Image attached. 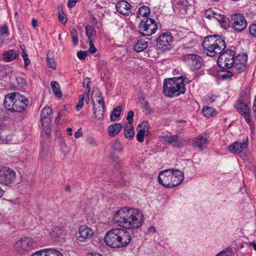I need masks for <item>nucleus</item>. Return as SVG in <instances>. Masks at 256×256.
<instances>
[{
	"mask_svg": "<svg viewBox=\"0 0 256 256\" xmlns=\"http://www.w3.org/2000/svg\"><path fill=\"white\" fill-rule=\"evenodd\" d=\"M113 220L116 224L125 228L136 229L142 226L144 218L140 210L124 206L115 212Z\"/></svg>",
	"mask_w": 256,
	"mask_h": 256,
	"instance_id": "f257e3e1",
	"label": "nucleus"
},
{
	"mask_svg": "<svg viewBox=\"0 0 256 256\" xmlns=\"http://www.w3.org/2000/svg\"><path fill=\"white\" fill-rule=\"evenodd\" d=\"M104 240L108 246L118 248L126 246L130 242L132 236L125 229L113 228L106 233Z\"/></svg>",
	"mask_w": 256,
	"mask_h": 256,
	"instance_id": "f03ea898",
	"label": "nucleus"
},
{
	"mask_svg": "<svg viewBox=\"0 0 256 256\" xmlns=\"http://www.w3.org/2000/svg\"><path fill=\"white\" fill-rule=\"evenodd\" d=\"M190 82V80H188L186 76L165 80L163 84V92L168 97L178 96L186 92L184 82L188 83Z\"/></svg>",
	"mask_w": 256,
	"mask_h": 256,
	"instance_id": "7ed1b4c3",
	"label": "nucleus"
},
{
	"mask_svg": "<svg viewBox=\"0 0 256 256\" xmlns=\"http://www.w3.org/2000/svg\"><path fill=\"white\" fill-rule=\"evenodd\" d=\"M184 179V172L176 168L161 171L158 176L159 184L168 188H173L180 185Z\"/></svg>",
	"mask_w": 256,
	"mask_h": 256,
	"instance_id": "20e7f679",
	"label": "nucleus"
},
{
	"mask_svg": "<svg viewBox=\"0 0 256 256\" xmlns=\"http://www.w3.org/2000/svg\"><path fill=\"white\" fill-rule=\"evenodd\" d=\"M202 46L205 54L209 56H214L221 53L226 47L224 40L218 35L206 36Z\"/></svg>",
	"mask_w": 256,
	"mask_h": 256,
	"instance_id": "39448f33",
	"label": "nucleus"
},
{
	"mask_svg": "<svg viewBox=\"0 0 256 256\" xmlns=\"http://www.w3.org/2000/svg\"><path fill=\"white\" fill-rule=\"evenodd\" d=\"M28 104V99L18 92L7 94L4 100L5 108L11 112H22Z\"/></svg>",
	"mask_w": 256,
	"mask_h": 256,
	"instance_id": "423d86ee",
	"label": "nucleus"
},
{
	"mask_svg": "<svg viewBox=\"0 0 256 256\" xmlns=\"http://www.w3.org/2000/svg\"><path fill=\"white\" fill-rule=\"evenodd\" d=\"M158 27L157 22L154 19L144 18L138 24V32L142 36H150L156 32Z\"/></svg>",
	"mask_w": 256,
	"mask_h": 256,
	"instance_id": "0eeeda50",
	"label": "nucleus"
},
{
	"mask_svg": "<svg viewBox=\"0 0 256 256\" xmlns=\"http://www.w3.org/2000/svg\"><path fill=\"white\" fill-rule=\"evenodd\" d=\"M235 48L232 46L220 54L218 60V66L222 68H230L234 63Z\"/></svg>",
	"mask_w": 256,
	"mask_h": 256,
	"instance_id": "6e6552de",
	"label": "nucleus"
},
{
	"mask_svg": "<svg viewBox=\"0 0 256 256\" xmlns=\"http://www.w3.org/2000/svg\"><path fill=\"white\" fill-rule=\"evenodd\" d=\"M52 118V108L50 106L44 108L40 112V120L42 124V132L46 136L50 133V124Z\"/></svg>",
	"mask_w": 256,
	"mask_h": 256,
	"instance_id": "1a4fd4ad",
	"label": "nucleus"
},
{
	"mask_svg": "<svg viewBox=\"0 0 256 256\" xmlns=\"http://www.w3.org/2000/svg\"><path fill=\"white\" fill-rule=\"evenodd\" d=\"M35 240L30 237H24L16 242L15 248L22 254H25L36 248Z\"/></svg>",
	"mask_w": 256,
	"mask_h": 256,
	"instance_id": "9d476101",
	"label": "nucleus"
},
{
	"mask_svg": "<svg viewBox=\"0 0 256 256\" xmlns=\"http://www.w3.org/2000/svg\"><path fill=\"white\" fill-rule=\"evenodd\" d=\"M232 28L235 31L241 32L244 30L248 26L247 20L241 14H234L230 16Z\"/></svg>",
	"mask_w": 256,
	"mask_h": 256,
	"instance_id": "9b49d317",
	"label": "nucleus"
},
{
	"mask_svg": "<svg viewBox=\"0 0 256 256\" xmlns=\"http://www.w3.org/2000/svg\"><path fill=\"white\" fill-rule=\"evenodd\" d=\"M16 176V173L12 169L7 166L0 168V183L9 186L14 182Z\"/></svg>",
	"mask_w": 256,
	"mask_h": 256,
	"instance_id": "f8f14e48",
	"label": "nucleus"
},
{
	"mask_svg": "<svg viewBox=\"0 0 256 256\" xmlns=\"http://www.w3.org/2000/svg\"><path fill=\"white\" fill-rule=\"evenodd\" d=\"M182 60L192 70L199 69L202 65V59L196 54V50L192 54H184L182 56Z\"/></svg>",
	"mask_w": 256,
	"mask_h": 256,
	"instance_id": "ddd939ff",
	"label": "nucleus"
},
{
	"mask_svg": "<svg viewBox=\"0 0 256 256\" xmlns=\"http://www.w3.org/2000/svg\"><path fill=\"white\" fill-rule=\"evenodd\" d=\"M235 107L238 111L244 118L248 125L251 126L252 124V121L251 120L250 109L248 106L241 100H238L235 105Z\"/></svg>",
	"mask_w": 256,
	"mask_h": 256,
	"instance_id": "4468645a",
	"label": "nucleus"
},
{
	"mask_svg": "<svg viewBox=\"0 0 256 256\" xmlns=\"http://www.w3.org/2000/svg\"><path fill=\"white\" fill-rule=\"evenodd\" d=\"M172 36L170 32L162 33L157 39L156 46L158 49L166 50L169 48L172 42Z\"/></svg>",
	"mask_w": 256,
	"mask_h": 256,
	"instance_id": "2eb2a0df",
	"label": "nucleus"
},
{
	"mask_svg": "<svg viewBox=\"0 0 256 256\" xmlns=\"http://www.w3.org/2000/svg\"><path fill=\"white\" fill-rule=\"evenodd\" d=\"M208 144V136L203 133L196 137L194 140L193 145L198 148L200 150H202L206 148Z\"/></svg>",
	"mask_w": 256,
	"mask_h": 256,
	"instance_id": "dca6fc26",
	"label": "nucleus"
},
{
	"mask_svg": "<svg viewBox=\"0 0 256 256\" xmlns=\"http://www.w3.org/2000/svg\"><path fill=\"white\" fill-rule=\"evenodd\" d=\"M78 240L80 242H86L92 238L94 232L87 226H81L79 228Z\"/></svg>",
	"mask_w": 256,
	"mask_h": 256,
	"instance_id": "f3484780",
	"label": "nucleus"
},
{
	"mask_svg": "<svg viewBox=\"0 0 256 256\" xmlns=\"http://www.w3.org/2000/svg\"><path fill=\"white\" fill-rule=\"evenodd\" d=\"M248 147L247 141L243 140L242 142H235L228 147L230 152L234 154H238L246 149Z\"/></svg>",
	"mask_w": 256,
	"mask_h": 256,
	"instance_id": "a211bd4d",
	"label": "nucleus"
},
{
	"mask_svg": "<svg viewBox=\"0 0 256 256\" xmlns=\"http://www.w3.org/2000/svg\"><path fill=\"white\" fill-rule=\"evenodd\" d=\"M116 8L119 13L124 16H128L132 12V7L126 1L121 0L116 3Z\"/></svg>",
	"mask_w": 256,
	"mask_h": 256,
	"instance_id": "6ab92c4d",
	"label": "nucleus"
},
{
	"mask_svg": "<svg viewBox=\"0 0 256 256\" xmlns=\"http://www.w3.org/2000/svg\"><path fill=\"white\" fill-rule=\"evenodd\" d=\"M149 128L150 126L146 122H142L138 125L136 134V139L138 142H144V136H147L150 133Z\"/></svg>",
	"mask_w": 256,
	"mask_h": 256,
	"instance_id": "aec40b11",
	"label": "nucleus"
},
{
	"mask_svg": "<svg viewBox=\"0 0 256 256\" xmlns=\"http://www.w3.org/2000/svg\"><path fill=\"white\" fill-rule=\"evenodd\" d=\"M164 140L174 147L178 148L184 145V141L182 138L174 134L167 135L164 137Z\"/></svg>",
	"mask_w": 256,
	"mask_h": 256,
	"instance_id": "412c9836",
	"label": "nucleus"
},
{
	"mask_svg": "<svg viewBox=\"0 0 256 256\" xmlns=\"http://www.w3.org/2000/svg\"><path fill=\"white\" fill-rule=\"evenodd\" d=\"M12 140L11 132L4 126H0V143L8 144Z\"/></svg>",
	"mask_w": 256,
	"mask_h": 256,
	"instance_id": "4be33fe9",
	"label": "nucleus"
},
{
	"mask_svg": "<svg viewBox=\"0 0 256 256\" xmlns=\"http://www.w3.org/2000/svg\"><path fill=\"white\" fill-rule=\"evenodd\" d=\"M66 234V230L64 228L56 226L54 228L52 235L58 242H62L64 241Z\"/></svg>",
	"mask_w": 256,
	"mask_h": 256,
	"instance_id": "5701e85b",
	"label": "nucleus"
},
{
	"mask_svg": "<svg viewBox=\"0 0 256 256\" xmlns=\"http://www.w3.org/2000/svg\"><path fill=\"white\" fill-rule=\"evenodd\" d=\"M19 54L18 52L14 50H10L4 52L2 54V60L4 62H10L18 57Z\"/></svg>",
	"mask_w": 256,
	"mask_h": 256,
	"instance_id": "b1692460",
	"label": "nucleus"
},
{
	"mask_svg": "<svg viewBox=\"0 0 256 256\" xmlns=\"http://www.w3.org/2000/svg\"><path fill=\"white\" fill-rule=\"evenodd\" d=\"M93 107H104V103L100 92L98 90L94 92L92 98Z\"/></svg>",
	"mask_w": 256,
	"mask_h": 256,
	"instance_id": "393cba45",
	"label": "nucleus"
},
{
	"mask_svg": "<svg viewBox=\"0 0 256 256\" xmlns=\"http://www.w3.org/2000/svg\"><path fill=\"white\" fill-rule=\"evenodd\" d=\"M188 2L186 0H174V10H178L179 12L186 11L188 6Z\"/></svg>",
	"mask_w": 256,
	"mask_h": 256,
	"instance_id": "a878e982",
	"label": "nucleus"
},
{
	"mask_svg": "<svg viewBox=\"0 0 256 256\" xmlns=\"http://www.w3.org/2000/svg\"><path fill=\"white\" fill-rule=\"evenodd\" d=\"M122 128V126L120 123L110 124L108 128V134L110 136H114L120 132Z\"/></svg>",
	"mask_w": 256,
	"mask_h": 256,
	"instance_id": "bb28decb",
	"label": "nucleus"
},
{
	"mask_svg": "<svg viewBox=\"0 0 256 256\" xmlns=\"http://www.w3.org/2000/svg\"><path fill=\"white\" fill-rule=\"evenodd\" d=\"M124 128L125 136L130 140L132 139L134 134V128L132 124H125Z\"/></svg>",
	"mask_w": 256,
	"mask_h": 256,
	"instance_id": "cd10ccee",
	"label": "nucleus"
},
{
	"mask_svg": "<svg viewBox=\"0 0 256 256\" xmlns=\"http://www.w3.org/2000/svg\"><path fill=\"white\" fill-rule=\"evenodd\" d=\"M214 19L220 22L221 27L224 28H226L228 27V19L224 15L216 13Z\"/></svg>",
	"mask_w": 256,
	"mask_h": 256,
	"instance_id": "c85d7f7f",
	"label": "nucleus"
},
{
	"mask_svg": "<svg viewBox=\"0 0 256 256\" xmlns=\"http://www.w3.org/2000/svg\"><path fill=\"white\" fill-rule=\"evenodd\" d=\"M148 46L147 42L143 40H138L134 46V49L136 52H141L144 51Z\"/></svg>",
	"mask_w": 256,
	"mask_h": 256,
	"instance_id": "c756f323",
	"label": "nucleus"
},
{
	"mask_svg": "<svg viewBox=\"0 0 256 256\" xmlns=\"http://www.w3.org/2000/svg\"><path fill=\"white\" fill-rule=\"evenodd\" d=\"M104 107H93L94 114L98 120H102L104 118Z\"/></svg>",
	"mask_w": 256,
	"mask_h": 256,
	"instance_id": "7c9ffc66",
	"label": "nucleus"
},
{
	"mask_svg": "<svg viewBox=\"0 0 256 256\" xmlns=\"http://www.w3.org/2000/svg\"><path fill=\"white\" fill-rule=\"evenodd\" d=\"M122 110V108L120 106H118L114 110L110 116L112 122H116L120 120Z\"/></svg>",
	"mask_w": 256,
	"mask_h": 256,
	"instance_id": "2f4dec72",
	"label": "nucleus"
},
{
	"mask_svg": "<svg viewBox=\"0 0 256 256\" xmlns=\"http://www.w3.org/2000/svg\"><path fill=\"white\" fill-rule=\"evenodd\" d=\"M150 9L148 6H142L139 8L138 12V17L140 18L143 16L144 18H148L150 14Z\"/></svg>",
	"mask_w": 256,
	"mask_h": 256,
	"instance_id": "473e14b6",
	"label": "nucleus"
},
{
	"mask_svg": "<svg viewBox=\"0 0 256 256\" xmlns=\"http://www.w3.org/2000/svg\"><path fill=\"white\" fill-rule=\"evenodd\" d=\"M202 112L206 118L212 117L216 114V110L212 107L206 106L202 108Z\"/></svg>",
	"mask_w": 256,
	"mask_h": 256,
	"instance_id": "72a5a7b5",
	"label": "nucleus"
},
{
	"mask_svg": "<svg viewBox=\"0 0 256 256\" xmlns=\"http://www.w3.org/2000/svg\"><path fill=\"white\" fill-rule=\"evenodd\" d=\"M52 89L58 98L62 96V93L60 88V85L56 82H51Z\"/></svg>",
	"mask_w": 256,
	"mask_h": 256,
	"instance_id": "f704fd0d",
	"label": "nucleus"
},
{
	"mask_svg": "<svg viewBox=\"0 0 256 256\" xmlns=\"http://www.w3.org/2000/svg\"><path fill=\"white\" fill-rule=\"evenodd\" d=\"M86 32L89 40H92L96 36V30L90 26H86Z\"/></svg>",
	"mask_w": 256,
	"mask_h": 256,
	"instance_id": "c9c22d12",
	"label": "nucleus"
},
{
	"mask_svg": "<svg viewBox=\"0 0 256 256\" xmlns=\"http://www.w3.org/2000/svg\"><path fill=\"white\" fill-rule=\"evenodd\" d=\"M248 60V56L246 54L242 53L237 55L234 56V62H238L240 64L243 63L246 64Z\"/></svg>",
	"mask_w": 256,
	"mask_h": 256,
	"instance_id": "e433bc0d",
	"label": "nucleus"
},
{
	"mask_svg": "<svg viewBox=\"0 0 256 256\" xmlns=\"http://www.w3.org/2000/svg\"><path fill=\"white\" fill-rule=\"evenodd\" d=\"M232 249L228 247L217 254L215 256H232Z\"/></svg>",
	"mask_w": 256,
	"mask_h": 256,
	"instance_id": "4c0bfd02",
	"label": "nucleus"
},
{
	"mask_svg": "<svg viewBox=\"0 0 256 256\" xmlns=\"http://www.w3.org/2000/svg\"><path fill=\"white\" fill-rule=\"evenodd\" d=\"M234 68L238 71V72H244L246 69V64L243 63L240 64L236 62H234L232 66Z\"/></svg>",
	"mask_w": 256,
	"mask_h": 256,
	"instance_id": "58836bf2",
	"label": "nucleus"
},
{
	"mask_svg": "<svg viewBox=\"0 0 256 256\" xmlns=\"http://www.w3.org/2000/svg\"><path fill=\"white\" fill-rule=\"evenodd\" d=\"M110 158L112 160V162L115 165L116 169L119 168L120 166V158L114 156L112 154H111Z\"/></svg>",
	"mask_w": 256,
	"mask_h": 256,
	"instance_id": "ea45409f",
	"label": "nucleus"
},
{
	"mask_svg": "<svg viewBox=\"0 0 256 256\" xmlns=\"http://www.w3.org/2000/svg\"><path fill=\"white\" fill-rule=\"evenodd\" d=\"M47 253L48 256H64L59 251L52 248H47Z\"/></svg>",
	"mask_w": 256,
	"mask_h": 256,
	"instance_id": "a19ab883",
	"label": "nucleus"
},
{
	"mask_svg": "<svg viewBox=\"0 0 256 256\" xmlns=\"http://www.w3.org/2000/svg\"><path fill=\"white\" fill-rule=\"evenodd\" d=\"M71 36L72 40V42L74 46L78 44V32L76 29H72L71 31Z\"/></svg>",
	"mask_w": 256,
	"mask_h": 256,
	"instance_id": "79ce46f5",
	"label": "nucleus"
},
{
	"mask_svg": "<svg viewBox=\"0 0 256 256\" xmlns=\"http://www.w3.org/2000/svg\"><path fill=\"white\" fill-rule=\"evenodd\" d=\"M0 68L2 71L3 74L8 75L12 72V68L10 66H0Z\"/></svg>",
	"mask_w": 256,
	"mask_h": 256,
	"instance_id": "37998d69",
	"label": "nucleus"
},
{
	"mask_svg": "<svg viewBox=\"0 0 256 256\" xmlns=\"http://www.w3.org/2000/svg\"><path fill=\"white\" fill-rule=\"evenodd\" d=\"M216 12H215L214 10H212V9L209 8L206 10L204 12V16L205 17L211 19V18H214L215 15L216 14Z\"/></svg>",
	"mask_w": 256,
	"mask_h": 256,
	"instance_id": "c03bdc74",
	"label": "nucleus"
},
{
	"mask_svg": "<svg viewBox=\"0 0 256 256\" xmlns=\"http://www.w3.org/2000/svg\"><path fill=\"white\" fill-rule=\"evenodd\" d=\"M80 100L76 106V110L79 111L82 107L84 104V100L85 98V96L84 94H80Z\"/></svg>",
	"mask_w": 256,
	"mask_h": 256,
	"instance_id": "a18cd8bd",
	"label": "nucleus"
},
{
	"mask_svg": "<svg viewBox=\"0 0 256 256\" xmlns=\"http://www.w3.org/2000/svg\"><path fill=\"white\" fill-rule=\"evenodd\" d=\"M112 147L114 150L118 152H122L123 150L120 142L118 140H116L112 144Z\"/></svg>",
	"mask_w": 256,
	"mask_h": 256,
	"instance_id": "49530a36",
	"label": "nucleus"
},
{
	"mask_svg": "<svg viewBox=\"0 0 256 256\" xmlns=\"http://www.w3.org/2000/svg\"><path fill=\"white\" fill-rule=\"evenodd\" d=\"M24 60V66L27 68V66L30 64V60L29 59L28 54L26 52H24L22 55Z\"/></svg>",
	"mask_w": 256,
	"mask_h": 256,
	"instance_id": "de8ad7c7",
	"label": "nucleus"
},
{
	"mask_svg": "<svg viewBox=\"0 0 256 256\" xmlns=\"http://www.w3.org/2000/svg\"><path fill=\"white\" fill-rule=\"evenodd\" d=\"M90 84V79L89 78H86L83 82V86L86 90L87 94H89L90 92V88L89 87V84Z\"/></svg>",
	"mask_w": 256,
	"mask_h": 256,
	"instance_id": "09e8293b",
	"label": "nucleus"
},
{
	"mask_svg": "<svg viewBox=\"0 0 256 256\" xmlns=\"http://www.w3.org/2000/svg\"><path fill=\"white\" fill-rule=\"evenodd\" d=\"M31 256H48L47 248L36 251Z\"/></svg>",
	"mask_w": 256,
	"mask_h": 256,
	"instance_id": "8fccbe9b",
	"label": "nucleus"
},
{
	"mask_svg": "<svg viewBox=\"0 0 256 256\" xmlns=\"http://www.w3.org/2000/svg\"><path fill=\"white\" fill-rule=\"evenodd\" d=\"M8 28L6 26H3L0 28V36L2 39H4L6 35L8 34Z\"/></svg>",
	"mask_w": 256,
	"mask_h": 256,
	"instance_id": "3c124183",
	"label": "nucleus"
},
{
	"mask_svg": "<svg viewBox=\"0 0 256 256\" xmlns=\"http://www.w3.org/2000/svg\"><path fill=\"white\" fill-rule=\"evenodd\" d=\"M134 116V112L132 110L130 111L127 115L126 120L128 122L126 124H132L133 122V116Z\"/></svg>",
	"mask_w": 256,
	"mask_h": 256,
	"instance_id": "603ef678",
	"label": "nucleus"
},
{
	"mask_svg": "<svg viewBox=\"0 0 256 256\" xmlns=\"http://www.w3.org/2000/svg\"><path fill=\"white\" fill-rule=\"evenodd\" d=\"M46 62L50 68H51L53 70H55L56 68V64L54 62L53 59L50 58L49 57H47Z\"/></svg>",
	"mask_w": 256,
	"mask_h": 256,
	"instance_id": "864d4df0",
	"label": "nucleus"
},
{
	"mask_svg": "<svg viewBox=\"0 0 256 256\" xmlns=\"http://www.w3.org/2000/svg\"><path fill=\"white\" fill-rule=\"evenodd\" d=\"M40 236L42 238L46 237L52 234L50 230L46 228L42 230L40 234Z\"/></svg>",
	"mask_w": 256,
	"mask_h": 256,
	"instance_id": "5fc2aeb1",
	"label": "nucleus"
},
{
	"mask_svg": "<svg viewBox=\"0 0 256 256\" xmlns=\"http://www.w3.org/2000/svg\"><path fill=\"white\" fill-rule=\"evenodd\" d=\"M250 34L254 37L256 38V24H252L249 28Z\"/></svg>",
	"mask_w": 256,
	"mask_h": 256,
	"instance_id": "6e6d98bb",
	"label": "nucleus"
},
{
	"mask_svg": "<svg viewBox=\"0 0 256 256\" xmlns=\"http://www.w3.org/2000/svg\"><path fill=\"white\" fill-rule=\"evenodd\" d=\"M89 46L88 52L92 54L95 53L96 51V48H95L92 40H89Z\"/></svg>",
	"mask_w": 256,
	"mask_h": 256,
	"instance_id": "4d7b16f0",
	"label": "nucleus"
},
{
	"mask_svg": "<svg viewBox=\"0 0 256 256\" xmlns=\"http://www.w3.org/2000/svg\"><path fill=\"white\" fill-rule=\"evenodd\" d=\"M86 142L92 146H94L96 145V142L95 139L92 137H88L86 140Z\"/></svg>",
	"mask_w": 256,
	"mask_h": 256,
	"instance_id": "13d9d810",
	"label": "nucleus"
},
{
	"mask_svg": "<svg viewBox=\"0 0 256 256\" xmlns=\"http://www.w3.org/2000/svg\"><path fill=\"white\" fill-rule=\"evenodd\" d=\"M58 19H59V20L60 22H62V23L65 24L66 22V16L63 12L59 14H58Z\"/></svg>",
	"mask_w": 256,
	"mask_h": 256,
	"instance_id": "bf43d9fd",
	"label": "nucleus"
},
{
	"mask_svg": "<svg viewBox=\"0 0 256 256\" xmlns=\"http://www.w3.org/2000/svg\"><path fill=\"white\" fill-rule=\"evenodd\" d=\"M78 57L81 60H84L86 56V52L83 51H80L77 53Z\"/></svg>",
	"mask_w": 256,
	"mask_h": 256,
	"instance_id": "052dcab7",
	"label": "nucleus"
},
{
	"mask_svg": "<svg viewBox=\"0 0 256 256\" xmlns=\"http://www.w3.org/2000/svg\"><path fill=\"white\" fill-rule=\"evenodd\" d=\"M224 78H230L232 76V74L230 71H226L222 75Z\"/></svg>",
	"mask_w": 256,
	"mask_h": 256,
	"instance_id": "680f3d73",
	"label": "nucleus"
},
{
	"mask_svg": "<svg viewBox=\"0 0 256 256\" xmlns=\"http://www.w3.org/2000/svg\"><path fill=\"white\" fill-rule=\"evenodd\" d=\"M78 1V0H68V6L70 8L74 7Z\"/></svg>",
	"mask_w": 256,
	"mask_h": 256,
	"instance_id": "e2e57ef3",
	"label": "nucleus"
},
{
	"mask_svg": "<svg viewBox=\"0 0 256 256\" xmlns=\"http://www.w3.org/2000/svg\"><path fill=\"white\" fill-rule=\"evenodd\" d=\"M65 107L66 106H64V109H62L58 112L56 118L57 119H60L64 114V110H65Z\"/></svg>",
	"mask_w": 256,
	"mask_h": 256,
	"instance_id": "0e129e2a",
	"label": "nucleus"
},
{
	"mask_svg": "<svg viewBox=\"0 0 256 256\" xmlns=\"http://www.w3.org/2000/svg\"><path fill=\"white\" fill-rule=\"evenodd\" d=\"M74 135L76 138H78L82 136V132H80V130H78L77 132H75Z\"/></svg>",
	"mask_w": 256,
	"mask_h": 256,
	"instance_id": "69168bd1",
	"label": "nucleus"
},
{
	"mask_svg": "<svg viewBox=\"0 0 256 256\" xmlns=\"http://www.w3.org/2000/svg\"><path fill=\"white\" fill-rule=\"evenodd\" d=\"M216 96H208L206 100L210 102H212L214 101Z\"/></svg>",
	"mask_w": 256,
	"mask_h": 256,
	"instance_id": "338daca9",
	"label": "nucleus"
},
{
	"mask_svg": "<svg viewBox=\"0 0 256 256\" xmlns=\"http://www.w3.org/2000/svg\"><path fill=\"white\" fill-rule=\"evenodd\" d=\"M252 109L254 113H256V94L253 102Z\"/></svg>",
	"mask_w": 256,
	"mask_h": 256,
	"instance_id": "774afa93",
	"label": "nucleus"
}]
</instances>
